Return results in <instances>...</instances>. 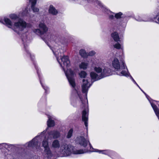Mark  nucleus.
Listing matches in <instances>:
<instances>
[{
	"mask_svg": "<svg viewBox=\"0 0 159 159\" xmlns=\"http://www.w3.org/2000/svg\"><path fill=\"white\" fill-rule=\"evenodd\" d=\"M111 72V70L110 69L106 68L103 69L102 72L100 75H98L94 72H91L90 74V75L92 79L94 81H95L110 75Z\"/></svg>",
	"mask_w": 159,
	"mask_h": 159,
	"instance_id": "nucleus-1",
	"label": "nucleus"
},
{
	"mask_svg": "<svg viewBox=\"0 0 159 159\" xmlns=\"http://www.w3.org/2000/svg\"><path fill=\"white\" fill-rule=\"evenodd\" d=\"M64 147L63 150L67 155H68L71 153L77 154H83L85 152L83 150H76L73 146L70 145L65 144L64 145Z\"/></svg>",
	"mask_w": 159,
	"mask_h": 159,
	"instance_id": "nucleus-2",
	"label": "nucleus"
},
{
	"mask_svg": "<svg viewBox=\"0 0 159 159\" xmlns=\"http://www.w3.org/2000/svg\"><path fill=\"white\" fill-rule=\"evenodd\" d=\"M52 51L54 55L57 57V59L60 57L64 66H65L66 67L70 66V62L68 56L62 55V54L61 53L60 50H52Z\"/></svg>",
	"mask_w": 159,
	"mask_h": 159,
	"instance_id": "nucleus-3",
	"label": "nucleus"
},
{
	"mask_svg": "<svg viewBox=\"0 0 159 159\" xmlns=\"http://www.w3.org/2000/svg\"><path fill=\"white\" fill-rule=\"evenodd\" d=\"M30 25L21 19H19L17 22H15L14 24L15 29L19 31H23L26 27H30Z\"/></svg>",
	"mask_w": 159,
	"mask_h": 159,
	"instance_id": "nucleus-4",
	"label": "nucleus"
},
{
	"mask_svg": "<svg viewBox=\"0 0 159 159\" xmlns=\"http://www.w3.org/2000/svg\"><path fill=\"white\" fill-rule=\"evenodd\" d=\"M66 75L67 78L70 84L73 87L75 86V80L73 78L74 75V72L70 69H68Z\"/></svg>",
	"mask_w": 159,
	"mask_h": 159,
	"instance_id": "nucleus-5",
	"label": "nucleus"
},
{
	"mask_svg": "<svg viewBox=\"0 0 159 159\" xmlns=\"http://www.w3.org/2000/svg\"><path fill=\"white\" fill-rule=\"evenodd\" d=\"M39 26V29H35L34 30V32L37 34L42 35L48 31V28L43 23H40Z\"/></svg>",
	"mask_w": 159,
	"mask_h": 159,
	"instance_id": "nucleus-6",
	"label": "nucleus"
},
{
	"mask_svg": "<svg viewBox=\"0 0 159 159\" xmlns=\"http://www.w3.org/2000/svg\"><path fill=\"white\" fill-rule=\"evenodd\" d=\"M112 66L114 68L117 70L120 69H125V68L124 62L122 61V65L120 66L119 60L116 58L114 59L112 62Z\"/></svg>",
	"mask_w": 159,
	"mask_h": 159,
	"instance_id": "nucleus-7",
	"label": "nucleus"
},
{
	"mask_svg": "<svg viewBox=\"0 0 159 159\" xmlns=\"http://www.w3.org/2000/svg\"><path fill=\"white\" fill-rule=\"evenodd\" d=\"M48 138L57 139L60 136V134L59 131L53 130L50 131L48 133Z\"/></svg>",
	"mask_w": 159,
	"mask_h": 159,
	"instance_id": "nucleus-8",
	"label": "nucleus"
},
{
	"mask_svg": "<svg viewBox=\"0 0 159 159\" xmlns=\"http://www.w3.org/2000/svg\"><path fill=\"white\" fill-rule=\"evenodd\" d=\"M77 142L81 146L86 147L87 145L88 141L86 140L85 138L83 136H80L77 137L76 139Z\"/></svg>",
	"mask_w": 159,
	"mask_h": 159,
	"instance_id": "nucleus-9",
	"label": "nucleus"
},
{
	"mask_svg": "<svg viewBox=\"0 0 159 159\" xmlns=\"http://www.w3.org/2000/svg\"><path fill=\"white\" fill-rule=\"evenodd\" d=\"M83 84L82 85V92L83 93H87L89 88L90 86V84L88 86V81L87 80L83 79L82 80Z\"/></svg>",
	"mask_w": 159,
	"mask_h": 159,
	"instance_id": "nucleus-10",
	"label": "nucleus"
},
{
	"mask_svg": "<svg viewBox=\"0 0 159 159\" xmlns=\"http://www.w3.org/2000/svg\"><path fill=\"white\" fill-rule=\"evenodd\" d=\"M88 114L85 110H84L82 112V120L84 122L85 126L87 129Z\"/></svg>",
	"mask_w": 159,
	"mask_h": 159,
	"instance_id": "nucleus-11",
	"label": "nucleus"
},
{
	"mask_svg": "<svg viewBox=\"0 0 159 159\" xmlns=\"http://www.w3.org/2000/svg\"><path fill=\"white\" fill-rule=\"evenodd\" d=\"M49 12L53 15H56L57 13V11L52 5L50 6L49 9Z\"/></svg>",
	"mask_w": 159,
	"mask_h": 159,
	"instance_id": "nucleus-12",
	"label": "nucleus"
},
{
	"mask_svg": "<svg viewBox=\"0 0 159 159\" xmlns=\"http://www.w3.org/2000/svg\"><path fill=\"white\" fill-rule=\"evenodd\" d=\"M111 37L116 42L120 40V38L118 33L115 32L111 34Z\"/></svg>",
	"mask_w": 159,
	"mask_h": 159,
	"instance_id": "nucleus-13",
	"label": "nucleus"
},
{
	"mask_svg": "<svg viewBox=\"0 0 159 159\" xmlns=\"http://www.w3.org/2000/svg\"><path fill=\"white\" fill-rule=\"evenodd\" d=\"M52 147L54 148H58L60 147L59 141L57 140H55L52 144Z\"/></svg>",
	"mask_w": 159,
	"mask_h": 159,
	"instance_id": "nucleus-14",
	"label": "nucleus"
},
{
	"mask_svg": "<svg viewBox=\"0 0 159 159\" xmlns=\"http://www.w3.org/2000/svg\"><path fill=\"white\" fill-rule=\"evenodd\" d=\"M37 144V142L35 141L34 139L32 140L31 141L29 142L28 143V146L29 147H35L36 148H37V146H36Z\"/></svg>",
	"mask_w": 159,
	"mask_h": 159,
	"instance_id": "nucleus-15",
	"label": "nucleus"
},
{
	"mask_svg": "<svg viewBox=\"0 0 159 159\" xmlns=\"http://www.w3.org/2000/svg\"><path fill=\"white\" fill-rule=\"evenodd\" d=\"M80 54L81 56L83 58H86L88 56V53L86 52L85 50H80Z\"/></svg>",
	"mask_w": 159,
	"mask_h": 159,
	"instance_id": "nucleus-16",
	"label": "nucleus"
},
{
	"mask_svg": "<svg viewBox=\"0 0 159 159\" xmlns=\"http://www.w3.org/2000/svg\"><path fill=\"white\" fill-rule=\"evenodd\" d=\"M49 119L47 121V125L48 127H53L54 125V122L53 120H51L50 117H48Z\"/></svg>",
	"mask_w": 159,
	"mask_h": 159,
	"instance_id": "nucleus-17",
	"label": "nucleus"
},
{
	"mask_svg": "<svg viewBox=\"0 0 159 159\" xmlns=\"http://www.w3.org/2000/svg\"><path fill=\"white\" fill-rule=\"evenodd\" d=\"M88 66V64L87 63L84 62H82L80 65L79 67L81 69H82L84 70L86 69L87 67Z\"/></svg>",
	"mask_w": 159,
	"mask_h": 159,
	"instance_id": "nucleus-18",
	"label": "nucleus"
},
{
	"mask_svg": "<svg viewBox=\"0 0 159 159\" xmlns=\"http://www.w3.org/2000/svg\"><path fill=\"white\" fill-rule=\"evenodd\" d=\"M4 21L8 27L11 28L12 25V22L8 18H5Z\"/></svg>",
	"mask_w": 159,
	"mask_h": 159,
	"instance_id": "nucleus-19",
	"label": "nucleus"
},
{
	"mask_svg": "<svg viewBox=\"0 0 159 159\" xmlns=\"http://www.w3.org/2000/svg\"><path fill=\"white\" fill-rule=\"evenodd\" d=\"M44 152L48 157L51 156L52 153L49 147L44 148Z\"/></svg>",
	"mask_w": 159,
	"mask_h": 159,
	"instance_id": "nucleus-20",
	"label": "nucleus"
},
{
	"mask_svg": "<svg viewBox=\"0 0 159 159\" xmlns=\"http://www.w3.org/2000/svg\"><path fill=\"white\" fill-rule=\"evenodd\" d=\"M53 36H54L53 35H52L51 34L49 33L47 34V37L46 38H42L44 41H47V40H50L52 38Z\"/></svg>",
	"mask_w": 159,
	"mask_h": 159,
	"instance_id": "nucleus-21",
	"label": "nucleus"
},
{
	"mask_svg": "<svg viewBox=\"0 0 159 159\" xmlns=\"http://www.w3.org/2000/svg\"><path fill=\"white\" fill-rule=\"evenodd\" d=\"M42 146L44 148L49 147L48 142L47 140L45 139L43 140L42 142Z\"/></svg>",
	"mask_w": 159,
	"mask_h": 159,
	"instance_id": "nucleus-22",
	"label": "nucleus"
},
{
	"mask_svg": "<svg viewBox=\"0 0 159 159\" xmlns=\"http://www.w3.org/2000/svg\"><path fill=\"white\" fill-rule=\"evenodd\" d=\"M36 3H33L31 4V8L33 9L34 12H38L39 9L38 8H37L35 7Z\"/></svg>",
	"mask_w": 159,
	"mask_h": 159,
	"instance_id": "nucleus-23",
	"label": "nucleus"
},
{
	"mask_svg": "<svg viewBox=\"0 0 159 159\" xmlns=\"http://www.w3.org/2000/svg\"><path fill=\"white\" fill-rule=\"evenodd\" d=\"M79 74L80 77L82 78H84L87 75L86 73L84 71H81Z\"/></svg>",
	"mask_w": 159,
	"mask_h": 159,
	"instance_id": "nucleus-24",
	"label": "nucleus"
},
{
	"mask_svg": "<svg viewBox=\"0 0 159 159\" xmlns=\"http://www.w3.org/2000/svg\"><path fill=\"white\" fill-rule=\"evenodd\" d=\"M73 130L72 129H70L67 135V138H70L72 136L73 134Z\"/></svg>",
	"mask_w": 159,
	"mask_h": 159,
	"instance_id": "nucleus-25",
	"label": "nucleus"
},
{
	"mask_svg": "<svg viewBox=\"0 0 159 159\" xmlns=\"http://www.w3.org/2000/svg\"><path fill=\"white\" fill-rule=\"evenodd\" d=\"M94 70L98 73H101L102 72V68L99 67H95L94 68Z\"/></svg>",
	"mask_w": 159,
	"mask_h": 159,
	"instance_id": "nucleus-26",
	"label": "nucleus"
},
{
	"mask_svg": "<svg viewBox=\"0 0 159 159\" xmlns=\"http://www.w3.org/2000/svg\"><path fill=\"white\" fill-rule=\"evenodd\" d=\"M151 105L155 113H156L159 109H157V106L154 104L151 103Z\"/></svg>",
	"mask_w": 159,
	"mask_h": 159,
	"instance_id": "nucleus-27",
	"label": "nucleus"
},
{
	"mask_svg": "<svg viewBox=\"0 0 159 159\" xmlns=\"http://www.w3.org/2000/svg\"><path fill=\"white\" fill-rule=\"evenodd\" d=\"M10 17L12 20H16L18 18L16 15L14 14H11L10 15Z\"/></svg>",
	"mask_w": 159,
	"mask_h": 159,
	"instance_id": "nucleus-28",
	"label": "nucleus"
},
{
	"mask_svg": "<svg viewBox=\"0 0 159 159\" xmlns=\"http://www.w3.org/2000/svg\"><path fill=\"white\" fill-rule=\"evenodd\" d=\"M114 46V48L117 49H122L120 45L118 43L116 44Z\"/></svg>",
	"mask_w": 159,
	"mask_h": 159,
	"instance_id": "nucleus-29",
	"label": "nucleus"
},
{
	"mask_svg": "<svg viewBox=\"0 0 159 159\" xmlns=\"http://www.w3.org/2000/svg\"><path fill=\"white\" fill-rule=\"evenodd\" d=\"M122 15V13L121 12H120L115 14V17L117 19L120 18H121V16Z\"/></svg>",
	"mask_w": 159,
	"mask_h": 159,
	"instance_id": "nucleus-30",
	"label": "nucleus"
},
{
	"mask_svg": "<svg viewBox=\"0 0 159 159\" xmlns=\"http://www.w3.org/2000/svg\"><path fill=\"white\" fill-rule=\"evenodd\" d=\"M95 54V52L94 51L92 50L88 53L89 56H93Z\"/></svg>",
	"mask_w": 159,
	"mask_h": 159,
	"instance_id": "nucleus-31",
	"label": "nucleus"
},
{
	"mask_svg": "<svg viewBox=\"0 0 159 159\" xmlns=\"http://www.w3.org/2000/svg\"><path fill=\"white\" fill-rule=\"evenodd\" d=\"M30 1L31 2V4L33 3H36L37 0H30Z\"/></svg>",
	"mask_w": 159,
	"mask_h": 159,
	"instance_id": "nucleus-32",
	"label": "nucleus"
},
{
	"mask_svg": "<svg viewBox=\"0 0 159 159\" xmlns=\"http://www.w3.org/2000/svg\"><path fill=\"white\" fill-rule=\"evenodd\" d=\"M79 97H80V100H81V101L82 103V104L83 105V107H84L85 105V104L84 103V102H83V101L82 100V99L81 98V97H80V96H79Z\"/></svg>",
	"mask_w": 159,
	"mask_h": 159,
	"instance_id": "nucleus-33",
	"label": "nucleus"
},
{
	"mask_svg": "<svg viewBox=\"0 0 159 159\" xmlns=\"http://www.w3.org/2000/svg\"><path fill=\"white\" fill-rule=\"evenodd\" d=\"M121 74L122 75H126V72L125 71H122L121 72Z\"/></svg>",
	"mask_w": 159,
	"mask_h": 159,
	"instance_id": "nucleus-34",
	"label": "nucleus"
},
{
	"mask_svg": "<svg viewBox=\"0 0 159 159\" xmlns=\"http://www.w3.org/2000/svg\"><path fill=\"white\" fill-rule=\"evenodd\" d=\"M159 119V109L155 113Z\"/></svg>",
	"mask_w": 159,
	"mask_h": 159,
	"instance_id": "nucleus-35",
	"label": "nucleus"
},
{
	"mask_svg": "<svg viewBox=\"0 0 159 159\" xmlns=\"http://www.w3.org/2000/svg\"><path fill=\"white\" fill-rule=\"evenodd\" d=\"M110 18L111 19H113L114 18V16L112 15H111L109 16Z\"/></svg>",
	"mask_w": 159,
	"mask_h": 159,
	"instance_id": "nucleus-36",
	"label": "nucleus"
},
{
	"mask_svg": "<svg viewBox=\"0 0 159 159\" xmlns=\"http://www.w3.org/2000/svg\"><path fill=\"white\" fill-rule=\"evenodd\" d=\"M98 151V152H104V151Z\"/></svg>",
	"mask_w": 159,
	"mask_h": 159,
	"instance_id": "nucleus-37",
	"label": "nucleus"
},
{
	"mask_svg": "<svg viewBox=\"0 0 159 159\" xmlns=\"http://www.w3.org/2000/svg\"><path fill=\"white\" fill-rule=\"evenodd\" d=\"M132 80L134 82H135V81L134 80V79L132 78Z\"/></svg>",
	"mask_w": 159,
	"mask_h": 159,
	"instance_id": "nucleus-38",
	"label": "nucleus"
},
{
	"mask_svg": "<svg viewBox=\"0 0 159 159\" xmlns=\"http://www.w3.org/2000/svg\"><path fill=\"white\" fill-rule=\"evenodd\" d=\"M2 144H3V145H6V144L4 143H2Z\"/></svg>",
	"mask_w": 159,
	"mask_h": 159,
	"instance_id": "nucleus-39",
	"label": "nucleus"
},
{
	"mask_svg": "<svg viewBox=\"0 0 159 159\" xmlns=\"http://www.w3.org/2000/svg\"><path fill=\"white\" fill-rule=\"evenodd\" d=\"M134 82V83H135V84H136L138 86V85L137 84V83H136V82H135H135Z\"/></svg>",
	"mask_w": 159,
	"mask_h": 159,
	"instance_id": "nucleus-40",
	"label": "nucleus"
},
{
	"mask_svg": "<svg viewBox=\"0 0 159 159\" xmlns=\"http://www.w3.org/2000/svg\"><path fill=\"white\" fill-rule=\"evenodd\" d=\"M102 153L103 154H106V153H104V152H103Z\"/></svg>",
	"mask_w": 159,
	"mask_h": 159,
	"instance_id": "nucleus-41",
	"label": "nucleus"
},
{
	"mask_svg": "<svg viewBox=\"0 0 159 159\" xmlns=\"http://www.w3.org/2000/svg\"><path fill=\"white\" fill-rule=\"evenodd\" d=\"M158 21H159V17L158 18Z\"/></svg>",
	"mask_w": 159,
	"mask_h": 159,
	"instance_id": "nucleus-42",
	"label": "nucleus"
},
{
	"mask_svg": "<svg viewBox=\"0 0 159 159\" xmlns=\"http://www.w3.org/2000/svg\"><path fill=\"white\" fill-rule=\"evenodd\" d=\"M89 144L91 146V144L90 143H89Z\"/></svg>",
	"mask_w": 159,
	"mask_h": 159,
	"instance_id": "nucleus-43",
	"label": "nucleus"
},
{
	"mask_svg": "<svg viewBox=\"0 0 159 159\" xmlns=\"http://www.w3.org/2000/svg\"><path fill=\"white\" fill-rule=\"evenodd\" d=\"M1 144H0V145H1Z\"/></svg>",
	"mask_w": 159,
	"mask_h": 159,
	"instance_id": "nucleus-44",
	"label": "nucleus"
}]
</instances>
